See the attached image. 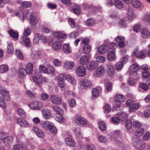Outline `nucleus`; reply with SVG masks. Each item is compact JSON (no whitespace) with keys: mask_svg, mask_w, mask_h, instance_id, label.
<instances>
[{"mask_svg":"<svg viewBox=\"0 0 150 150\" xmlns=\"http://www.w3.org/2000/svg\"><path fill=\"white\" fill-rule=\"evenodd\" d=\"M132 144L136 148L140 150H144L146 146L145 143L137 137L133 138Z\"/></svg>","mask_w":150,"mask_h":150,"instance_id":"nucleus-1","label":"nucleus"},{"mask_svg":"<svg viewBox=\"0 0 150 150\" xmlns=\"http://www.w3.org/2000/svg\"><path fill=\"white\" fill-rule=\"evenodd\" d=\"M81 84L84 86L86 87H90L92 85L91 81L86 79H83L80 81Z\"/></svg>","mask_w":150,"mask_h":150,"instance_id":"nucleus-16","label":"nucleus"},{"mask_svg":"<svg viewBox=\"0 0 150 150\" xmlns=\"http://www.w3.org/2000/svg\"><path fill=\"white\" fill-rule=\"evenodd\" d=\"M102 90V88L100 87L93 88L92 89V93L93 96L96 97L98 96L100 93V91Z\"/></svg>","mask_w":150,"mask_h":150,"instance_id":"nucleus-19","label":"nucleus"},{"mask_svg":"<svg viewBox=\"0 0 150 150\" xmlns=\"http://www.w3.org/2000/svg\"><path fill=\"white\" fill-rule=\"evenodd\" d=\"M144 132V129L142 128H140L135 132L134 134L137 137H141L142 135Z\"/></svg>","mask_w":150,"mask_h":150,"instance_id":"nucleus-31","label":"nucleus"},{"mask_svg":"<svg viewBox=\"0 0 150 150\" xmlns=\"http://www.w3.org/2000/svg\"><path fill=\"white\" fill-rule=\"evenodd\" d=\"M139 107L138 103H134L129 108V110L131 112L136 111Z\"/></svg>","mask_w":150,"mask_h":150,"instance_id":"nucleus-28","label":"nucleus"},{"mask_svg":"<svg viewBox=\"0 0 150 150\" xmlns=\"http://www.w3.org/2000/svg\"><path fill=\"white\" fill-rule=\"evenodd\" d=\"M53 109L54 111L58 114L62 115L64 114L63 110L58 106H54Z\"/></svg>","mask_w":150,"mask_h":150,"instance_id":"nucleus-33","label":"nucleus"},{"mask_svg":"<svg viewBox=\"0 0 150 150\" xmlns=\"http://www.w3.org/2000/svg\"><path fill=\"white\" fill-rule=\"evenodd\" d=\"M73 10L75 14L79 15L81 13V9L79 6L77 5H76L73 8Z\"/></svg>","mask_w":150,"mask_h":150,"instance_id":"nucleus-36","label":"nucleus"},{"mask_svg":"<svg viewBox=\"0 0 150 150\" xmlns=\"http://www.w3.org/2000/svg\"><path fill=\"white\" fill-rule=\"evenodd\" d=\"M115 53L112 50H109L107 55V59L110 61H113L115 58Z\"/></svg>","mask_w":150,"mask_h":150,"instance_id":"nucleus-27","label":"nucleus"},{"mask_svg":"<svg viewBox=\"0 0 150 150\" xmlns=\"http://www.w3.org/2000/svg\"><path fill=\"white\" fill-rule=\"evenodd\" d=\"M21 5L24 8L29 7L31 5V2L30 1H24L21 3Z\"/></svg>","mask_w":150,"mask_h":150,"instance_id":"nucleus-54","label":"nucleus"},{"mask_svg":"<svg viewBox=\"0 0 150 150\" xmlns=\"http://www.w3.org/2000/svg\"><path fill=\"white\" fill-rule=\"evenodd\" d=\"M146 54L145 51H142L137 54L136 56L138 58H144L145 57Z\"/></svg>","mask_w":150,"mask_h":150,"instance_id":"nucleus-48","label":"nucleus"},{"mask_svg":"<svg viewBox=\"0 0 150 150\" xmlns=\"http://www.w3.org/2000/svg\"><path fill=\"white\" fill-rule=\"evenodd\" d=\"M40 71L42 73H47V68L43 65H41L39 67Z\"/></svg>","mask_w":150,"mask_h":150,"instance_id":"nucleus-64","label":"nucleus"},{"mask_svg":"<svg viewBox=\"0 0 150 150\" xmlns=\"http://www.w3.org/2000/svg\"><path fill=\"white\" fill-rule=\"evenodd\" d=\"M139 67L137 64H133L130 66L129 69V73L130 76L137 75V72L139 70Z\"/></svg>","mask_w":150,"mask_h":150,"instance_id":"nucleus-5","label":"nucleus"},{"mask_svg":"<svg viewBox=\"0 0 150 150\" xmlns=\"http://www.w3.org/2000/svg\"><path fill=\"white\" fill-rule=\"evenodd\" d=\"M128 16L129 19L133 18L134 17V13L132 7H129L128 10Z\"/></svg>","mask_w":150,"mask_h":150,"instance_id":"nucleus-34","label":"nucleus"},{"mask_svg":"<svg viewBox=\"0 0 150 150\" xmlns=\"http://www.w3.org/2000/svg\"><path fill=\"white\" fill-rule=\"evenodd\" d=\"M30 23L32 25H35L37 24L38 21L35 16L32 15H30Z\"/></svg>","mask_w":150,"mask_h":150,"instance_id":"nucleus-39","label":"nucleus"},{"mask_svg":"<svg viewBox=\"0 0 150 150\" xmlns=\"http://www.w3.org/2000/svg\"><path fill=\"white\" fill-rule=\"evenodd\" d=\"M41 35L39 34L38 33L35 34L33 41L34 44H37L38 43L40 39H41Z\"/></svg>","mask_w":150,"mask_h":150,"instance_id":"nucleus-50","label":"nucleus"},{"mask_svg":"<svg viewBox=\"0 0 150 150\" xmlns=\"http://www.w3.org/2000/svg\"><path fill=\"white\" fill-rule=\"evenodd\" d=\"M62 45V42L56 41L53 44L52 46L54 50L58 51L61 48Z\"/></svg>","mask_w":150,"mask_h":150,"instance_id":"nucleus-25","label":"nucleus"},{"mask_svg":"<svg viewBox=\"0 0 150 150\" xmlns=\"http://www.w3.org/2000/svg\"><path fill=\"white\" fill-rule=\"evenodd\" d=\"M66 79L71 84H74L76 83V81L74 78L69 75H67L65 76Z\"/></svg>","mask_w":150,"mask_h":150,"instance_id":"nucleus-30","label":"nucleus"},{"mask_svg":"<svg viewBox=\"0 0 150 150\" xmlns=\"http://www.w3.org/2000/svg\"><path fill=\"white\" fill-rule=\"evenodd\" d=\"M139 87L145 91H147L148 90L149 87L148 85L146 83H142L139 85Z\"/></svg>","mask_w":150,"mask_h":150,"instance_id":"nucleus-61","label":"nucleus"},{"mask_svg":"<svg viewBox=\"0 0 150 150\" xmlns=\"http://www.w3.org/2000/svg\"><path fill=\"white\" fill-rule=\"evenodd\" d=\"M69 106L71 108L75 107L76 105V102L74 99H71L69 102Z\"/></svg>","mask_w":150,"mask_h":150,"instance_id":"nucleus-63","label":"nucleus"},{"mask_svg":"<svg viewBox=\"0 0 150 150\" xmlns=\"http://www.w3.org/2000/svg\"><path fill=\"white\" fill-rule=\"evenodd\" d=\"M141 34L142 37L144 38H148L150 37V31L146 28L141 30Z\"/></svg>","mask_w":150,"mask_h":150,"instance_id":"nucleus-13","label":"nucleus"},{"mask_svg":"<svg viewBox=\"0 0 150 150\" xmlns=\"http://www.w3.org/2000/svg\"><path fill=\"white\" fill-rule=\"evenodd\" d=\"M143 20L145 21L149 22L150 21V13H147L143 18Z\"/></svg>","mask_w":150,"mask_h":150,"instance_id":"nucleus-62","label":"nucleus"},{"mask_svg":"<svg viewBox=\"0 0 150 150\" xmlns=\"http://www.w3.org/2000/svg\"><path fill=\"white\" fill-rule=\"evenodd\" d=\"M7 50L9 54H12L13 53L14 48L12 43H9L8 44L7 47Z\"/></svg>","mask_w":150,"mask_h":150,"instance_id":"nucleus-44","label":"nucleus"},{"mask_svg":"<svg viewBox=\"0 0 150 150\" xmlns=\"http://www.w3.org/2000/svg\"><path fill=\"white\" fill-rule=\"evenodd\" d=\"M87 150H96V147L95 145L92 144H89L86 147Z\"/></svg>","mask_w":150,"mask_h":150,"instance_id":"nucleus-56","label":"nucleus"},{"mask_svg":"<svg viewBox=\"0 0 150 150\" xmlns=\"http://www.w3.org/2000/svg\"><path fill=\"white\" fill-rule=\"evenodd\" d=\"M50 99L53 103L56 105H59L62 103V100L60 98H58L54 96H52Z\"/></svg>","mask_w":150,"mask_h":150,"instance_id":"nucleus-21","label":"nucleus"},{"mask_svg":"<svg viewBox=\"0 0 150 150\" xmlns=\"http://www.w3.org/2000/svg\"><path fill=\"white\" fill-rule=\"evenodd\" d=\"M53 62L55 66L57 67H60L62 65L61 61L57 59H55L54 60Z\"/></svg>","mask_w":150,"mask_h":150,"instance_id":"nucleus-60","label":"nucleus"},{"mask_svg":"<svg viewBox=\"0 0 150 150\" xmlns=\"http://www.w3.org/2000/svg\"><path fill=\"white\" fill-rule=\"evenodd\" d=\"M105 68L102 65L100 66L96 70L95 76L99 77L103 75L105 73Z\"/></svg>","mask_w":150,"mask_h":150,"instance_id":"nucleus-4","label":"nucleus"},{"mask_svg":"<svg viewBox=\"0 0 150 150\" xmlns=\"http://www.w3.org/2000/svg\"><path fill=\"white\" fill-rule=\"evenodd\" d=\"M98 139L99 142L103 143H106L107 142V138L103 136H99Z\"/></svg>","mask_w":150,"mask_h":150,"instance_id":"nucleus-52","label":"nucleus"},{"mask_svg":"<svg viewBox=\"0 0 150 150\" xmlns=\"http://www.w3.org/2000/svg\"><path fill=\"white\" fill-rule=\"evenodd\" d=\"M142 125L141 122L137 120L134 121L132 123V126L134 128L140 127Z\"/></svg>","mask_w":150,"mask_h":150,"instance_id":"nucleus-51","label":"nucleus"},{"mask_svg":"<svg viewBox=\"0 0 150 150\" xmlns=\"http://www.w3.org/2000/svg\"><path fill=\"white\" fill-rule=\"evenodd\" d=\"M33 65L32 64L28 63L26 67L25 70L27 74H31L33 72Z\"/></svg>","mask_w":150,"mask_h":150,"instance_id":"nucleus-22","label":"nucleus"},{"mask_svg":"<svg viewBox=\"0 0 150 150\" xmlns=\"http://www.w3.org/2000/svg\"><path fill=\"white\" fill-rule=\"evenodd\" d=\"M18 114L21 117L25 118L26 116V114L25 112L22 109L19 108L18 109L17 111Z\"/></svg>","mask_w":150,"mask_h":150,"instance_id":"nucleus-45","label":"nucleus"},{"mask_svg":"<svg viewBox=\"0 0 150 150\" xmlns=\"http://www.w3.org/2000/svg\"><path fill=\"white\" fill-rule=\"evenodd\" d=\"M95 21L93 18L88 19L86 21V25L91 26L93 25L95 23Z\"/></svg>","mask_w":150,"mask_h":150,"instance_id":"nucleus-35","label":"nucleus"},{"mask_svg":"<svg viewBox=\"0 0 150 150\" xmlns=\"http://www.w3.org/2000/svg\"><path fill=\"white\" fill-rule=\"evenodd\" d=\"M16 55L20 59H22L23 58V54L19 50H16Z\"/></svg>","mask_w":150,"mask_h":150,"instance_id":"nucleus-58","label":"nucleus"},{"mask_svg":"<svg viewBox=\"0 0 150 150\" xmlns=\"http://www.w3.org/2000/svg\"><path fill=\"white\" fill-rule=\"evenodd\" d=\"M47 128L52 133L55 134L57 132V129L53 124L50 122L47 121Z\"/></svg>","mask_w":150,"mask_h":150,"instance_id":"nucleus-12","label":"nucleus"},{"mask_svg":"<svg viewBox=\"0 0 150 150\" xmlns=\"http://www.w3.org/2000/svg\"><path fill=\"white\" fill-rule=\"evenodd\" d=\"M122 62H119L117 63L115 67L116 69L117 70H121L123 67V65Z\"/></svg>","mask_w":150,"mask_h":150,"instance_id":"nucleus-59","label":"nucleus"},{"mask_svg":"<svg viewBox=\"0 0 150 150\" xmlns=\"http://www.w3.org/2000/svg\"><path fill=\"white\" fill-rule=\"evenodd\" d=\"M18 124L23 127H27L29 126L28 122L25 119L21 118H18L17 120Z\"/></svg>","mask_w":150,"mask_h":150,"instance_id":"nucleus-11","label":"nucleus"},{"mask_svg":"<svg viewBox=\"0 0 150 150\" xmlns=\"http://www.w3.org/2000/svg\"><path fill=\"white\" fill-rule=\"evenodd\" d=\"M74 120L76 123L80 126L85 125L87 123L86 119L79 115H76L75 117Z\"/></svg>","mask_w":150,"mask_h":150,"instance_id":"nucleus-3","label":"nucleus"},{"mask_svg":"<svg viewBox=\"0 0 150 150\" xmlns=\"http://www.w3.org/2000/svg\"><path fill=\"white\" fill-rule=\"evenodd\" d=\"M54 72L53 66L50 64H47V74L53 75L54 74Z\"/></svg>","mask_w":150,"mask_h":150,"instance_id":"nucleus-37","label":"nucleus"},{"mask_svg":"<svg viewBox=\"0 0 150 150\" xmlns=\"http://www.w3.org/2000/svg\"><path fill=\"white\" fill-rule=\"evenodd\" d=\"M85 9H89L90 10H91L93 12H96L98 9V8L92 5H87L85 6Z\"/></svg>","mask_w":150,"mask_h":150,"instance_id":"nucleus-42","label":"nucleus"},{"mask_svg":"<svg viewBox=\"0 0 150 150\" xmlns=\"http://www.w3.org/2000/svg\"><path fill=\"white\" fill-rule=\"evenodd\" d=\"M53 35L58 40L61 41H63L66 36V34L59 31L54 33L53 34Z\"/></svg>","mask_w":150,"mask_h":150,"instance_id":"nucleus-9","label":"nucleus"},{"mask_svg":"<svg viewBox=\"0 0 150 150\" xmlns=\"http://www.w3.org/2000/svg\"><path fill=\"white\" fill-rule=\"evenodd\" d=\"M83 51L84 53L88 54L91 51L90 46L88 45H85L83 46Z\"/></svg>","mask_w":150,"mask_h":150,"instance_id":"nucleus-40","label":"nucleus"},{"mask_svg":"<svg viewBox=\"0 0 150 150\" xmlns=\"http://www.w3.org/2000/svg\"><path fill=\"white\" fill-rule=\"evenodd\" d=\"M8 32L10 35L13 38H17L18 37V34L13 30H9Z\"/></svg>","mask_w":150,"mask_h":150,"instance_id":"nucleus-49","label":"nucleus"},{"mask_svg":"<svg viewBox=\"0 0 150 150\" xmlns=\"http://www.w3.org/2000/svg\"><path fill=\"white\" fill-rule=\"evenodd\" d=\"M18 75L19 77L23 78L27 74L25 69L23 68H21L18 71Z\"/></svg>","mask_w":150,"mask_h":150,"instance_id":"nucleus-17","label":"nucleus"},{"mask_svg":"<svg viewBox=\"0 0 150 150\" xmlns=\"http://www.w3.org/2000/svg\"><path fill=\"white\" fill-rule=\"evenodd\" d=\"M66 144L68 146L74 147L76 144L75 141L71 137H67L65 139Z\"/></svg>","mask_w":150,"mask_h":150,"instance_id":"nucleus-15","label":"nucleus"},{"mask_svg":"<svg viewBox=\"0 0 150 150\" xmlns=\"http://www.w3.org/2000/svg\"><path fill=\"white\" fill-rule=\"evenodd\" d=\"M115 6L118 8L120 9L123 7V5L122 2L119 0H117L115 3Z\"/></svg>","mask_w":150,"mask_h":150,"instance_id":"nucleus-57","label":"nucleus"},{"mask_svg":"<svg viewBox=\"0 0 150 150\" xmlns=\"http://www.w3.org/2000/svg\"><path fill=\"white\" fill-rule=\"evenodd\" d=\"M111 108L110 105L107 104L105 105L104 112L106 114H107L110 112L111 110Z\"/></svg>","mask_w":150,"mask_h":150,"instance_id":"nucleus-55","label":"nucleus"},{"mask_svg":"<svg viewBox=\"0 0 150 150\" xmlns=\"http://www.w3.org/2000/svg\"><path fill=\"white\" fill-rule=\"evenodd\" d=\"M99 127L100 130L102 131H104L106 129V125L103 121H100L98 123Z\"/></svg>","mask_w":150,"mask_h":150,"instance_id":"nucleus-38","label":"nucleus"},{"mask_svg":"<svg viewBox=\"0 0 150 150\" xmlns=\"http://www.w3.org/2000/svg\"><path fill=\"white\" fill-rule=\"evenodd\" d=\"M76 74L79 77H83L86 74V69L85 67L82 66H79L76 69Z\"/></svg>","mask_w":150,"mask_h":150,"instance_id":"nucleus-2","label":"nucleus"},{"mask_svg":"<svg viewBox=\"0 0 150 150\" xmlns=\"http://www.w3.org/2000/svg\"><path fill=\"white\" fill-rule=\"evenodd\" d=\"M132 121L131 120H127L125 123V125L126 128L128 130H130L132 127Z\"/></svg>","mask_w":150,"mask_h":150,"instance_id":"nucleus-41","label":"nucleus"},{"mask_svg":"<svg viewBox=\"0 0 150 150\" xmlns=\"http://www.w3.org/2000/svg\"><path fill=\"white\" fill-rule=\"evenodd\" d=\"M119 26L122 28L126 27L127 26V24L126 23V21L124 19H122L119 21Z\"/></svg>","mask_w":150,"mask_h":150,"instance_id":"nucleus-43","label":"nucleus"},{"mask_svg":"<svg viewBox=\"0 0 150 150\" xmlns=\"http://www.w3.org/2000/svg\"><path fill=\"white\" fill-rule=\"evenodd\" d=\"M98 66V64L96 61H92L88 62L86 65V67L88 70H93L96 69Z\"/></svg>","mask_w":150,"mask_h":150,"instance_id":"nucleus-8","label":"nucleus"},{"mask_svg":"<svg viewBox=\"0 0 150 150\" xmlns=\"http://www.w3.org/2000/svg\"><path fill=\"white\" fill-rule=\"evenodd\" d=\"M30 108L33 110H39L42 107V104L40 102L34 101L30 105Z\"/></svg>","mask_w":150,"mask_h":150,"instance_id":"nucleus-6","label":"nucleus"},{"mask_svg":"<svg viewBox=\"0 0 150 150\" xmlns=\"http://www.w3.org/2000/svg\"><path fill=\"white\" fill-rule=\"evenodd\" d=\"M114 65L108 64L106 67L108 76L109 77H112L115 74Z\"/></svg>","mask_w":150,"mask_h":150,"instance_id":"nucleus-7","label":"nucleus"},{"mask_svg":"<svg viewBox=\"0 0 150 150\" xmlns=\"http://www.w3.org/2000/svg\"><path fill=\"white\" fill-rule=\"evenodd\" d=\"M108 49V46L106 45H101L98 49V51L100 53H105Z\"/></svg>","mask_w":150,"mask_h":150,"instance_id":"nucleus-23","label":"nucleus"},{"mask_svg":"<svg viewBox=\"0 0 150 150\" xmlns=\"http://www.w3.org/2000/svg\"><path fill=\"white\" fill-rule=\"evenodd\" d=\"M105 86H106V89L108 91H111L112 88V84L111 82L109 81H107V82L106 81H105Z\"/></svg>","mask_w":150,"mask_h":150,"instance_id":"nucleus-47","label":"nucleus"},{"mask_svg":"<svg viewBox=\"0 0 150 150\" xmlns=\"http://www.w3.org/2000/svg\"><path fill=\"white\" fill-rule=\"evenodd\" d=\"M13 139V138L11 136L6 137L1 142H3L6 145H8L11 142Z\"/></svg>","mask_w":150,"mask_h":150,"instance_id":"nucleus-24","label":"nucleus"},{"mask_svg":"<svg viewBox=\"0 0 150 150\" xmlns=\"http://www.w3.org/2000/svg\"><path fill=\"white\" fill-rule=\"evenodd\" d=\"M63 50L65 53L69 54L71 53L72 48L69 44L66 43L63 45Z\"/></svg>","mask_w":150,"mask_h":150,"instance_id":"nucleus-20","label":"nucleus"},{"mask_svg":"<svg viewBox=\"0 0 150 150\" xmlns=\"http://www.w3.org/2000/svg\"><path fill=\"white\" fill-rule=\"evenodd\" d=\"M132 4L134 7L137 8L140 7L141 5V2L139 0H132Z\"/></svg>","mask_w":150,"mask_h":150,"instance_id":"nucleus-29","label":"nucleus"},{"mask_svg":"<svg viewBox=\"0 0 150 150\" xmlns=\"http://www.w3.org/2000/svg\"><path fill=\"white\" fill-rule=\"evenodd\" d=\"M96 62L100 63H103L105 62L106 60V58L101 56H98L96 57Z\"/></svg>","mask_w":150,"mask_h":150,"instance_id":"nucleus-46","label":"nucleus"},{"mask_svg":"<svg viewBox=\"0 0 150 150\" xmlns=\"http://www.w3.org/2000/svg\"><path fill=\"white\" fill-rule=\"evenodd\" d=\"M75 64L72 61H67L64 64V68L66 70H68L72 69L74 67Z\"/></svg>","mask_w":150,"mask_h":150,"instance_id":"nucleus-10","label":"nucleus"},{"mask_svg":"<svg viewBox=\"0 0 150 150\" xmlns=\"http://www.w3.org/2000/svg\"><path fill=\"white\" fill-rule=\"evenodd\" d=\"M115 99L116 102L121 103L125 101V98L122 94H118L116 96Z\"/></svg>","mask_w":150,"mask_h":150,"instance_id":"nucleus-26","label":"nucleus"},{"mask_svg":"<svg viewBox=\"0 0 150 150\" xmlns=\"http://www.w3.org/2000/svg\"><path fill=\"white\" fill-rule=\"evenodd\" d=\"M1 93L4 100L8 101L10 100V96L8 92L6 90L2 89L1 91Z\"/></svg>","mask_w":150,"mask_h":150,"instance_id":"nucleus-14","label":"nucleus"},{"mask_svg":"<svg viewBox=\"0 0 150 150\" xmlns=\"http://www.w3.org/2000/svg\"><path fill=\"white\" fill-rule=\"evenodd\" d=\"M118 117L122 121H124L127 117V115L124 112H120L118 113Z\"/></svg>","mask_w":150,"mask_h":150,"instance_id":"nucleus-32","label":"nucleus"},{"mask_svg":"<svg viewBox=\"0 0 150 150\" xmlns=\"http://www.w3.org/2000/svg\"><path fill=\"white\" fill-rule=\"evenodd\" d=\"M88 61V57L86 55H84L80 58L79 63L82 65H85Z\"/></svg>","mask_w":150,"mask_h":150,"instance_id":"nucleus-18","label":"nucleus"},{"mask_svg":"<svg viewBox=\"0 0 150 150\" xmlns=\"http://www.w3.org/2000/svg\"><path fill=\"white\" fill-rule=\"evenodd\" d=\"M8 69V66L6 65H2L0 66V72L3 73L6 71Z\"/></svg>","mask_w":150,"mask_h":150,"instance_id":"nucleus-53","label":"nucleus"}]
</instances>
